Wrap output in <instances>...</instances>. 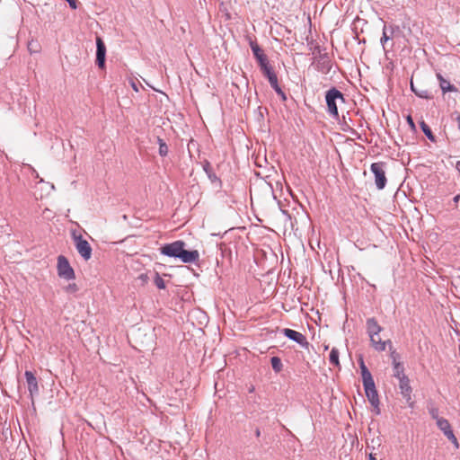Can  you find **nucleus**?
<instances>
[{
	"mask_svg": "<svg viewBox=\"0 0 460 460\" xmlns=\"http://www.w3.org/2000/svg\"><path fill=\"white\" fill-rule=\"evenodd\" d=\"M204 170L207 172L208 177L212 182H220V180L217 176L212 172L208 164L204 166Z\"/></svg>",
	"mask_w": 460,
	"mask_h": 460,
	"instance_id": "nucleus-23",
	"label": "nucleus"
},
{
	"mask_svg": "<svg viewBox=\"0 0 460 460\" xmlns=\"http://www.w3.org/2000/svg\"><path fill=\"white\" fill-rule=\"evenodd\" d=\"M96 65L99 68H103L105 66L106 47L100 37L96 38Z\"/></svg>",
	"mask_w": 460,
	"mask_h": 460,
	"instance_id": "nucleus-11",
	"label": "nucleus"
},
{
	"mask_svg": "<svg viewBox=\"0 0 460 460\" xmlns=\"http://www.w3.org/2000/svg\"><path fill=\"white\" fill-rule=\"evenodd\" d=\"M158 144H159V155L161 156H165L168 154V146L166 143L160 137H158Z\"/></svg>",
	"mask_w": 460,
	"mask_h": 460,
	"instance_id": "nucleus-24",
	"label": "nucleus"
},
{
	"mask_svg": "<svg viewBox=\"0 0 460 460\" xmlns=\"http://www.w3.org/2000/svg\"><path fill=\"white\" fill-rule=\"evenodd\" d=\"M66 292H69V293H75L78 290L77 288V286L76 284L75 283H72V284H69L66 288Z\"/></svg>",
	"mask_w": 460,
	"mask_h": 460,
	"instance_id": "nucleus-31",
	"label": "nucleus"
},
{
	"mask_svg": "<svg viewBox=\"0 0 460 460\" xmlns=\"http://www.w3.org/2000/svg\"><path fill=\"white\" fill-rule=\"evenodd\" d=\"M411 88L412 92H414V93L420 98H423V99L431 98L430 93L427 90L417 91L415 89L412 82H411Z\"/></svg>",
	"mask_w": 460,
	"mask_h": 460,
	"instance_id": "nucleus-22",
	"label": "nucleus"
},
{
	"mask_svg": "<svg viewBox=\"0 0 460 460\" xmlns=\"http://www.w3.org/2000/svg\"><path fill=\"white\" fill-rule=\"evenodd\" d=\"M251 49L259 65L268 61L266 55L262 52L261 49L256 43H251Z\"/></svg>",
	"mask_w": 460,
	"mask_h": 460,
	"instance_id": "nucleus-16",
	"label": "nucleus"
},
{
	"mask_svg": "<svg viewBox=\"0 0 460 460\" xmlns=\"http://www.w3.org/2000/svg\"><path fill=\"white\" fill-rule=\"evenodd\" d=\"M72 9L77 8V0H66Z\"/></svg>",
	"mask_w": 460,
	"mask_h": 460,
	"instance_id": "nucleus-33",
	"label": "nucleus"
},
{
	"mask_svg": "<svg viewBox=\"0 0 460 460\" xmlns=\"http://www.w3.org/2000/svg\"><path fill=\"white\" fill-rule=\"evenodd\" d=\"M264 188H265V190L269 193V194H272V191H271V188L270 185L268 184H264Z\"/></svg>",
	"mask_w": 460,
	"mask_h": 460,
	"instance_id": "nucleus-35",
	"label": "nucleus"
},
{
	"mask_svg": "<svg viewBox=\"0 0 460 460\" xmlns=\"http://www.w3.org/2000/svg\"><path fill=\"white\" fill-rule=\"evenodd\" d=\"M261 69L263 75L270 79V76H274L276 74L273 72L271 66L269 65L268 61L260 65Z\"/></svg>",
	"mask_w": 460,
	"mask_h": 460,
	"instance_id": "nucleus-20",
	"label": "nucleus"
},
{
	"mask_svg": "<svg viewBox=\"0 0 460 460\" xmlns=\"http://www.w3.org/2000/svg\"><path fill=\"white\" fill-rule=\"evenodd\" d=\"M269 83L272 88H276L279 85L277 75L270 76Z\"/></svg>",
	"mask_w": 460,
	"mask_h": 460,
	"instance_id": "nucleus-30",
	"label": "nucleus"
},
{
	"mask_svg": "<svg viewBox=\"0 0 460 460\" xmlns=\"http://www.w3.org/2000/svg\"><path fill=\"white\" fill-rule=\"evenodd\" d=\"M407 122L409 123V125L413 128L415 126H414V122H413V119L411 116H408L407 117Z\"/></svg>",
	"mask_w": 460,
	"mask_h": 460,
	"instance_id": "nucleus-34",
	"label": "nucleus"
},
{
	"mask_svg": "<svg viewBox=\"0 0 460 460\" xmlns=\"http://www.w3.org/2000/svg\"><path fill=\"white\" fill-rule=\"evenodd\" d=\"M275 90V92L283 99V100H286V95L284 93V92L281 90V88L279 87V85H278L276 88H273Z\"/></svg>",
	"mask_w": 460,
	"mask_h": 460,
	"instance_id": "nucleus-32",
	"label": "nucleus"
},
{
	"mask_svg": "<svg viewBox=\"0 0 460 460\" xmlns=\"http://www.w3.org/2000/svg\"><path fill=\"white\" fill-rule=\"evenodd\" d=\"M437 78L439 82V86L444 93L447 92H457L456 87L451 84L448 80L445 79L441 74H437Z\"/></svg>",
	"mask_w": 460,
	"mask_h": 460,
	"instance_id": "nucleus-15",
	"label": "nucleus"
},
{
	"mask_svg": "<svg viewBox=\"0 0 460 460\" xmlns=\"http://www.w3.org/2000/svg\"><path fill=\"white\" fill-rule=\"evenodd\" d=\"M58 273L60 278L66 280H71L75 278V271L70 266L68 260L63 255L58 257Z\"/></svg>",
	"mask_w": 460,
	"mask_h": 460,
	"instance_id": "nucleus-6",
	"label": "nucleus"
},
{
	"mask_svg": "<svg viewBox=\"0 0 460 460\" xmlns=\"http://www.w3.org/2000/svg\"><path fill=\"white\" fill-rule=\"evenodd\" d=\"M391 39V36L388 35L387 33V28L386 26H384V29H383V35L381 37V44L383 46V49L385 50L386 49V43L388 42V40Z\"/></svg>",
	"mask_w": 460,
	"mask_h": 460,
	"instance_id": "nucleus-25",
	"label": "nucleus"
},
{
	"mask_svg": "<svg viewBox=\"0 0 460 460\" xmlns=\"http://www.w3.org/2000/svg\"><path fill=\"white\" fill-rule=\"evenodd\" d=\"M282 333L289 340H292L299 344L302 348L306 349L309 348V342L307 341L305 336L301 332L292 329L285 328L282 330Z\"/></svg>",
	"mask_w": 460,
	"mask_h": 460,
	"instance_id": "nucleus-7",
	"label": "nucleus"
},
{
	"mask_svg": "<svg viewBox=\"0 0 460 460\" xmlns=\"http://www.w3.org/2000/svg\"><path fill=\"white\" fill-rule=\"evenodd\" d=\"M385 164L382 162L373 163L370 166V170L375 176V183L377 189L382 190L385 187L386 177L385 171Z\"/></svg>",
	"mask_w": 460,
	"mask_h": 460,
	"instance_id": "nucleus-5",
	"label": "nucleus"
},
{
	"mask_svg": "<svg viewBox=\"0 0 460 460\" xmlns=\"http://www.w3.org/2000/svg\"><path fill=\"white\" fill-rule=\"evenodd\" d=\"M155 284L159 289H164L165 288V282L163 279L162 277H160L158 274L156 275L155 279Z\"/></svg>",
	"mask_w": 460,
	"mask_h": 460,
	"instance_id": "nucleus-28",
	"label": "nucleus"
},
{
	"mask_svg": "<svg viewBox=\"0 0 460 460\" xmlns=\"http://www.w3.org/2000/svg\"><path fill=\"white\" fill-rule=\"evenodd\" d=\"M429 412L430 416L432 417V419L436 420V422L438 421V420L442 419L438 416V408H430L429 410Z\"/></svg>",
	"mask_w": 460,
	"mask_h": 460,
	"instance_id": "nucleus-29",
	"label": "nucleus"
},
{
	"mask_svg": "<svg viewBox=\"0 0 460 460\" xmlns=\"http://www.w3.org/2000/svg\"><path fill=\"white\" fill-rule=\"evenodd\" d=\"M438 428L444 433V435L455 445L457 448L459 447L458 441L451 429V425L449 421L443 418L441 420H438L437 421Z\"/></svg>",
	"mask_w": 460,
	"mask_h": 460,
	"instance_id": "nucleus-8",
	"label": "nucleus"
},
{
	"mask_svg": "<svg viewBox=\"0 0 460 460\" xmlns=\"http://www.w3.org/2000/svg\"><path fill=\"white\" fill-rule=\"evenodd\" d=\"M460 199V195H456L454 197L453 201L458 202Z\"/></svg>",
	"mask_w": 460,
	"mask_h": 460,
	"instance_id": "nucleus-39",
	"label": "nucleus"
},
{
	"mask_svg": "<svg viewBox=\"0 0 460 460\" xmlns=\"http://www.w3.org/2000/svg\"><path fill=\"white\" fill-rule=\"evenodd\" d=\"M289 203H281V202H279L278 205H279V208L280 209V211L282 212L283 215H285L289 220H291L292 218V215L288 211V209L286 208V207L288 205Z\"/></svg>",
	"mask_w": 460,
	"mask_h": 460,
	"instance_id": "nucleus-27",
	"label": "nucleus"
},
{
	"mask_svg": "<svg viewBox=\"0 0 460 460\" xmlns=\"http://www.w3.org/2000/svg\"><path fill=\"white\" fill-rule=\"evenodd\" d=\"M368 460H376L374 454H369Z\"/></svg>",
	"mask_w": 460,
	"mask_h": 460,
	"instance_id": "nucleus-36",
	"label": "nucleus"
},
{
	"mask_svg": "<svg viewBox=\"0 0 460 460\" xmlns=\"http://www.w3.org/2000/svg\"><path fill=\"white\" fill-rule=\"evenodd\" d=\"M132 87L134 88L135 91H137V92L138 91L137 85L134 83L132 84Z\"/></svg>",
	"mask_w": 460,
	"mask_h": 460,
	"instance_id": "nucleus-40",
	"label": "nucleus"
},
{
	"mask_svg": "<svg viewBox=\"0 0 460 460\" xmlns=\"http://www.w3.org/2000/svg\"><path fill=\"white\" fill-rule=\"evenodd\" d=\"M28 49L31 53H38L40 49V46L36 40H31L28 42Z\"/></svg>",
	"mask_w": 460,
	"mask_h": 460,
	"instance_id": "nucleus-26",
	"label": "nucleus"
},
{
	"mask_svg": "<svg viewBox=\"0 0 460 460\" xmlns=\"http://www.w3.org/2000/svg\"><path fill=\"white\" fill-rule=\"evenodd\" d=\"M366 327L370 341H375L376 335L380 334L383 331V327L378 324L376 319L374 317L367 319Z\"/></svg>",
	"mask_w": 460,
	"mask_h": 460,
	"instance_id": "nucleus-10",
	"label": "nucleus"
},
{
	"mask_svg": "<svg viewBox=\"0 0 460 460\" xmlns=\"http://www.w3.org/2000/svg\"><path fill=\"white\" fill-rule=\"evenodd\" d=\"M303 209H305L302 206V202L297 203Z\"/></svg>",
	"mask_w": 460,
	"mask_h": 460,
	"instance_id": "nucleus-41",
	"label": "nucleus"
},
{
	"mask_svg": "<svg viewBox=\"0 0 460 460\" xmlns=\"http://www.w3.org/2000/svg\"><path fill=\"white\" fill-rule=\"evenodd\" d=\"M185 243L183 241H175L171 243L164 244L161 247V253L180 259L184 263L196 262L199 259V253L197 250L187 251L184 249Z\"/></svg>",
	"mask_w": 460,
	"mask_h": 460,
	"instance_id": "nucleus-1",
	"label": "nucleus"
},
{
	"mask_svg": "<svg viewBox=\"0 0 460 460\" xmlns=\"http://www.w3.org/2000/svg\"><path fill=\"white\" fill-rule=\"evenodd\" d=\"M420 128L421 130L423 131V133L425 134V136L432 142H435L436 141V137L435 136L433 135L430 128L424 122V121H421L420 122Z\"/></svg>",
	"mask_w": 460,
	"mask_h": 460,
	"instance_id": "nucleus-19",
	"label": "nucleus"
},
{
	"mask_svg": "<svg viewBox=\"0 0 460 460\" xmlns=\"http://www.w3.org/2000/svg\"><path fill=\"white\" fill-rule=\"evenodd\" d=\"M366 396L367 397L371 405L376 409V413H380L379 398L376 389L374 379L363 382Z\"/></svg>",
	"mask_w": 460,
	"mask_h": 460,
	"instance_id": "nucleus-4",
	"label": "nucleus"
},
{
	"mask_svg": "<svg viewBox=\"0 0 460 460\" xmlns=\"http://www.w3.org/2000/svg\"><path fill=\"white\" fill-rule=\"evenodd\" d=\"M253 199V197H252V194L251 193V201H252Z\"/></svg>",
	"mask_w": 460,
	"mask_h": 460,
	"instance_id": "nucleus-42",
	"label": "nucleus"
},
{
	"mask_svg": "<svg viewBox=\"0 0 460 460\" xmlns=\"http://www.w3.org/2000/svg\"><path fill=\"white\" fill-rule=\"evenodd\" d=\"M24 376L28 385L30 395L32 398L34 395L39 394L38 380L31 371H25Z\"/></svg>",
	"mask_w": 460,
	"mask_h": 460,
	"instance_id": "nucleus-12",
	"label": "nucleus"
},
{
	"mask_svg": "<svg viewBox=\"0 0 460 460\" xmlns=\"http://www.w3.org/2000/svg\"><path fill=\"white\" fill-rule=\"evenodd\" d=\"M271 367L276 373H279L283 368V364L279 357H272L270 359Z\"/></svg>",
	"mask_w": 460,
	"mask_h": 460,
	"instance_id": "nucleus-21",
	"label": "nucleus"
},
{
	"mask_svg": "<svg viewBox=\"0 0 460 460\" xmlns=\"http://www.w3.org/2000/svg\"><path fill=\"white\" fill-rule=\"evenodd\" d=\"M329 361L332 365L340 367L339 350L336 348L332 349L329 356Z\"/></svg>",
	"mask_w": 460,
	"mask_h": 460,
	"instance_id": "nucleus-18",
	"label": "nucleus"
},
{
	"mask_svg": "<svg viewBox=\"0 0 460 460\" xmlns=\"http://www.w3.org/2000/svg\"><path fill=\"white\" fill-rule=\"evenodd\" d=\"M360 371H361V376H362V382H366V381H369V380H372L373 377H372V375L370 373V371L367 369V367H366L363 359H360Z\"/></svg>",
	"mask_w": 460,
	"mask_h": 460,
	"instance_id": "nucleus-17",
	"label": "nucleus"
},
{
	"mask_svg": "<svg viewBox=\"0 0 460 460\" xmlns=\"http://www.w3.org/2000/svg\"><path fill=\"white\" fill-rule=\"evenodd\" d=\"M75 246L80 256L84 261H89L92 257L93 249L90 243L83 238L82 234L77 233L76 230H73L71 233Z\"/></svg>",
	"mask_w": 460,
	"mask_h": 460,
	"instance_id": "nucleus-2",
	"label": "nucleus"
},
{
	"mask_svg": "<svg viewBox=\"0 0 460 460\" xmlns=\"http://www.w3.org/2000/svg\"><path fill=\"white\" fill-rule=\"evenodd\" d=\"M255 436H256L257 438H259V437L261 436V430H260V429H256V430H255Z\"/></svg>",
	"mask_w": 460,
	"mask_h": 460,
	"instance_id": "nucleus-38",
	"label": "nucleus"
},
{
	"mask_svg": "<svg viewBox=\"0 0 460 460\" xmlns=\"http://www.w3.org/2000/svg\"><path fill=\"white\" fill-rule=\"evenodd\" d=\"M399 388L402 397L406 400L410 406H412L413 402L411 401L412 389L410 385V380L408 376H402L399 379Z\"/></svg>",
	"mask_w": 460,
	"mask_h": 460,
	"instance_id": "nucleus-9",
	"label": "nucleus"
},
{
	"mask_svg": "<svg viewBox=\"0 0 460 460\" xmlns=\"http://www.w3.org/2000/svg\"><path fill=\"white\" fill-rule=\"evenodd\" d=\"M456 170L459 172L460 173V161H457L456 164Z\"/></svg>",
	"mask_w": 460,
	"mask_h": 460,
	"instance_id": "nucleus-37",
	"label": "nucleus"
},
{
	"mask_svg": "<svg viewBox=\"0 0 460 460\" xmlns=\"http://www.w3.org/2000/svg\"><path fill=\"white\" fill-rule=\"evenodd\" d=\"M370 344L373 349L378 352L385 351L387 346L390 349L393 348L392 341L390 340L382 341L380 334H376L375 337V341H370Z\"/></svg>",
	"mask_w": 460,
	"mask_h": 460,
	"instance_id": "nucleus-13",
	"label": "nucleus"
},
{
	"mask_svg": "<svg viewBox=\"0 0 460 460\" xmlns=\"http://www.w3.org/2000/svg\"><path fill=\"white\" fill-rule=\"evenodd\" d=\"M391 357L393 358V365H394V376L396 377L398 380L402 378V376H407L404 374L403 366L396 360L395 351L392 352Z\"/></svg>",
	"mask_w": 460,
	"mask_h": 460,
	"instance_id": "nucleus-14",
	"label": "nucleus"
},
{
	"mask_svg": "<svg viewBox=\"0 0 460 460\" xmlns=\"http://www.w3.org/2000/svg\"><path fill=\"white\" fill-rule=\"evenodd\" d=\"M337 100H341L344 102L343 94L341 91L332 87L329 91L326 92L325 101L328 108V112L331 116L337 119L339 117L338 107H337Z\"/></svg>",
	"mask_w": 460,
	"mask_h": 460,
	"instance_id": "nucleus-3",
	"label": "nucleus"
}]
</instances>
